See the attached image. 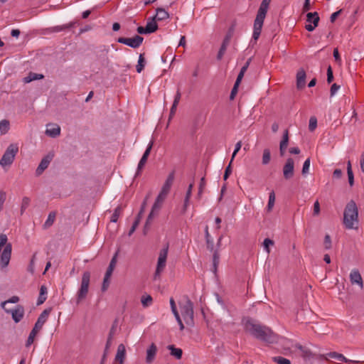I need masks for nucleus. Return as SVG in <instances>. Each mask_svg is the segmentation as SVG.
Listing matches in <instances>:
<instances>
[{"label": "nucleus", "mask_w": 364, "mask_h": 364, "mask_svg": "<svg viewBox=\"0 0 364 364\" xmlns=\"http://www.w3.org/2000/svg\"><path fill=\"white\" fill-rule=\"evenodd\" d=\"M245 328L246 331L258 339L268 343L275 341V335L270 328L255 323L250 320L245 321Z\"/></svg>", "instance_id": "nucleus-1"}, {"label": "nucleus", "mask_w": 364, "mask_h": 364, "mask_svg": "<svg viewBox=\"0 0 364 364\" xmlns=\"http://www.w3.org/2000/svg\"><path fill=\"white\" fill-rule=\"evenodd\" d=\"M343 223L348 230H358L359 227L358 209L356 203L350 200L347 203L343 212Z\"/></svg>", "instance_id": "nucleus-2"}, {"label": "nucleus", "mask_w": 364, "mask_h": 364, "mask_svg": "<svg viewBox=\"0 0 364 364\" xmlns=\"http://www.w3.org/2000/svg\"><path fill=\"white\" fill-rule=\"evenodd\" d=\"M271 0H262L254 21L252 38H259Z\"/></svg>", "instance_id": "nucleus-3"}, {"label": "nucleus", "mask_w": 364, "mask_h": 364, "mask_svg": "<svg viewBox=\"0 0 364 364\" xmlns=\"http://www.w3.org/2000/svg\"><path fill=\"white\" fill-rule=\"evenodd\" d=\"M11 244L8 242L7 236L5 234L0 235V266L6 267L10 262L11 256Z\"/></svg>", "instance_id": "nucleus-4"}, {"label": "nucleus", "mask_w": 364, "mask_h": 364, "mask_svg": "<svg viewBox=\"0 0 364 364\" xmlns=\"http://www.w3.org/2000/svg\"><path fill=\"white\" fill-rule=\"evenodd\" d=\"M181 314L185 323L190 326L193 325V306L190 299L185 296L179 302Z\"/></svg>", "instance_id": "nucleus-5"}, {"label": "nucleus", "mask_w": 364, "mask_h": 364, "mask_svg": "<svg viewBox=\"0 0 364 364\" xmlns=\"http://www.w3.org/2000/svg\"><path fill=\"white\" fill-rule=\"evenodd\" d=\"M168 254V245L163 247L161 250H160V251L159 252L158 258H157L156 270L154 274V280L160 279L162 273L164 272L166 267Z\"/></svg>", "instance_id": "nucleus-6"}, {"label": "nucleus", "mask_w": 364, "mask_h": 364, "mask_svg": "<svg viewBox=\"0 0 364 364\" xmlns=\"http://www.w3.org/2000/svg\"><path fill=\"white\" fill-rule=\"evenodd\" d=\"M18 151V146L16 144H11L6 149L3 154L1 160L0 165L6 168L9 167L14 162L15 156Z\"/></svg>", "instance_id": "nucleus-7"}, {"label": "nucleus", "mask_w": 364, "mask_h": 364, "mask_svg": "<svg viewBox=\"0 0 364 364\" xmlns=\"http://www.w3.org/2000/svg\"><path fill=\"white\" fill-rule=\"evenodd\" d=\"M90 281V273L85 272L82 276L80 287L76 294V303L79 304L87 295Z\"/></svg>", "instance_id": "nucleus-8"}, {"label": "nucleus", "mask_w": 364, "mask_h": 364, "mask_svg": "<svg viewBox=\"0 0 364 364\" xmlns=\"http://www.w3.org/2000/svg\"><path fill=\"white\" fill-rule=\"evenodd\" d=\"M48 316V311H47L46 310H45L40 315V316L38 317V320H37V321H36V323L35 324L34 328L31 331V333H30V334H29V336L28 337V339H27V341H26V346H31L33 343L34 338H35L38 331H39L42 328V326H43L44 323L47 320Z\"/></svg>", "instance_id": "nucleus-9"}, {"label": "nucleus", "mask_w": 364, "mask_h": 364, "mask_svg": "<svg viewBox=\"0 0 364 364\" xmlns=\"http://www.w3.org/2000/svg\"><path fill=\"white\" fill-rule=\"evenodd\" d=\"M167 195H168V193H164L162 191H160V192H159L158 196L156 197V200L152 206L151 211L148 216L146 225L154 218V216L157 214L159 210L160 209V208L161 206V204L163 203V202L165 200Z\"/></svg>", "instance_id": "nucleus-10"}, {"label": "nucleus", "mask_w": 364, "mask_h": 364, "mask_svg": "<svg viewBox=\"0 0 364 364\" xmlns=\"http://www.w3.org/2000/svg\"><path fill=\"white\" fill-rule=\"evenodd\" d=\"M319 16L317 12H309L306 14V24L305 28L308 31H313L318 24Z\"/></svg>", "instance_id": "nucleus-11"}, {"label": "nucleus", "mask_w": 364, "mask_h": 364, "mask_svg": "<svg viewBox=\"0 0 364 364\" xmlns=\"http://www.w3.org/2000/svg\"><path fill=\"white\" fill-rule=\"evenodd\" d=\"M144 38L140 36H135L133 38H119L118 42L131 48H136L141 46Z\"/></svg>", "instance_id": "nucleus-12"}, {"label": "nucleus", "mask_w": 364, "mask_h": 364, "mask_svg": "<svg viewBox=\"0 0 364 364\" xmlns=\"http://www.w3.org/2000/svg\"><path fill=\"white\" fill-rule=\"evenodd\" d=\"M5 311L11 315L15 323H18L23 318L24 315V309L21 305H17L14 309L9 310L5 309Z\"/></svg>", "instance_id": "nucleus-13"}, {"label": "nucleus", "mask_w": 364, "mask_h": 364, "mask_svg": "<svg viewBox=\"0 0 364 364\" xmlns=\"http://www.w3.org/2000/svg\"><path fill=\"white\" fill-rule=\"evenodd\" d=\"M294 173V161L293 159L289 158L283 167V175L286 179L293 177Z\"/></svg>", "instance_id": "nucleus-14"}, {"label": "nucleus", "mask_w": 364, "mask_h": 364, "mask_svg": "<svg viewBox=\"0 0 364 364\" xmlns=\"http://www.w3.org/2000/svg\"><path fill=\"white\" fill-rule=\"evenodd\" d=\"M349 277H350V281L353 285L357 284L360 287V289H363V279H362V277L358 269H352L350 273Z\"/></svg>", "instance_id": "nucleus-15"}, {"label": "nucleus", "mask_w": 364, "mask_h": 364, "mask_svg": "<svg viewBox=\"0 0 364 364\" xmlns=\"http://www.w3.org/2000/svg\"><path fill=\"white\" fill-rule=\"evenodd\" d=\"M169 302H170V306H171V311H172V313L179 326L180 330L183 331L185 327L183 323L182 319L180 316V314L178 311L176 304L173 298L170 299Z\"/></svg>", "instance_id": "nucleus-16"}, {"label": "nucleus", "mask_w": 364, "mask_h": 364, "mask_svg": "<svg viewBox=\"0 0 364 364\" xmlns=\"http://www.w3.org/2000/svg\"><path fill=\"white\" fill-rule=\"evenodd\" d=\"M53 157V154H49L47 156H46L41 161L40 164L38 165L37 169H36V173L40 175L41 174L43 171L47 168L49 164L52 161Z\"/></svg>", "instance_id": "nucleus-17"}, {"label": "nucleus", "mask_w": 364, "mask_h": 364, "mask_svg": "<svg viewBox=\"0 0 364 364\" xmlns=\"http://www.w3.org/2000/svg\"><path fill=\"white\" fill-rule=\"evenodd\" d=\"M157 347L154 343H151L146 351V362L147 363H151L156 355Z\"/></svg>", "instance_id": "nucleus-18"}, {"label": "nucleus", "mask_w": 364, "mask_h": 364, "mask_svg": "<svg viewBox=\"0 0 364 364\" xmlns=\"http://www.w3.org/2000/svg\"><path fill=\"white\" fill-rule=\"evenodd\" d=\"M46 134L50 137H56L60 134V127L55 124H48Z\"/></svg>", "instance_id": "nucleus-19"}, {"label": "nucleus", "mask_w": 364, "mask_h": 364, "mask_svg": "<svg viewBox=\"0 0 364 364\" xmlns=\"http://www.w3.org/2000/svg\"><path fill=\"white\" fill-rule=\"evenodd\" d=\"M126 355V348L124 344H119L115 356V360L119 361L120 364H123Z\"/></svg>", "instance_id": "nucleus-20"}, {"label": "nucleus", "mask_w": 364, "mask_h": 364, "mask_svg": "<svg viewBox=\"0 0 364 364\" xmlns=\"http://www.w3.org/2000/svg\"><path fill=\"white\" fill-rule=\"evenodd\" d=\"M306 82V72L304 69H300L296 73V85L299 89L304 87Z\"/></svg>", "instance_id": "nucleus-21"}, {"label": "nucleus", "mask_w": 364, "mask_h": 364, "mask_svg": "<svg viewBox=\"0 0 364 364\" xmlns=\"http://www.w3.org/2000/svg\"><path fill=\"white\" fill-rule=\"evenodd\" d=\"M173 180H174V173L171 172L168 174L161 191H164V193H168V192L171 189V187L172 186V183L173 182Z\"/></svg>", "instance_id": "nucleus-22"}, {"label": "nucleus", "mask_w": 364, "mask_h": 364, "mask_svg": "<svg viewBox=\"0 0 364 364\" xmlns=\"http://www.w3.org/2000/svg\"><path fill=\"white\" fill-rule=\"evenodd\" d=\"M169 14L164 9H156V14L154 18L156 21H163L168 18Z\"/></svg>", "instance_id": "nucleus-23"}, {"label": "nucleus", "mask_w": 364, "mask_h": 364, "mask_svg": "<svg viewBox=\"0 0 364 364\" xmlns=\"http://www.w3.org/2000/svg\"><path fill=\"white\" fill-rule=\"evenodd\" d=\"M167 348L170 350V353L172 356L176 359H181L182 357V350L181 348H176L173 345L168 346Z\"/></svg>", "instance_id": "nucleus-24"}, {"label": "nucleus", "mask_w": 364, "mask_h": 364, "mask_svg": "<svg viewBox=\"0 0 364 364\" xmlns=\"http://www.w3.org/2000/svg\"><path fill=\"white\" fill-rule=\"evenodd\" d=\"M10 129V122L7 119L0 121V136L6 134Z\"/></svg>", "instance_id": "nucleus-25"}, {"label": "nucleus", "mask_w": 364, "mask_h": 364, "mask_svg": "<svg viewBox=\"0 0 364 364\" xmlns=\"http://www.w3.org/2000/svg\"><path fill=\"white\" fill-rule=\"evenodd\" d=\"M146 28L148 33H154L157 30L158 26L156 22V20L154 18L147 21Z\"/></svg>", "instance_id": "nucleus-26"}, {"label": "nucleus", "mask_w": 364, "mask_h": 364, "mask_svg": "<svg viewBox=\"0 0 364 364\" xmlns=\"http://www.w3.org/2000/svg\"><path fill=\"white\" fill-rule=\"evenodd\" d=\"M326 358L336 359L340 361L348 362V360L342 354L336 352H331L326 355Z\"/></svg>", "instance_id": "nucleus-27"}, {"label": "nucleus", "mask_w": 364, "mask_h": 364, "mask_svg": "<svg viewBox=\"0 0 364 364\" xmlns=\"http://www.w3.org/2000/svg\"><path fill=\"white\" fill-rule=\"evenodd\" d=\"M42 78H43V75L42 74L31 73L28 76L23 78V82L25 83H28L33 80H41Z\"/></svg>", "instance_id": "nucleus-28"}, {"label": "nucleus", "mask_w": 364, "mask_h": 364, "mask_svg": "<svg viewBox=\"0 0 364 364\" xmlns=\"http://www.w3.org/2000/svg\"><path fill=\"white\" fill-rule=\"evenodd\" d=\"M249 66V61H247L245 65L244 66L242 67L238 75H237V77L236 79V86H239L245 72L247 71V68Z\"/></svg>", "instance_id": "nucleus-29"}, {"label": "nucleus", "mask_w": 364, "mask_h": 364, "mask_svg": "<svg viewBox=\"0 0 364 364\" xmlns=\"http://www.w3.org/2000/svg\"><path fill=\"white\" fill-rule=\"evenodd\" d=\"M274 203H275V193L272 191L269 193V200H268V203L267 205V210L268 212H270L272 210V208L274 205Z\"/></svg>", "instance_id": "nucleus-30"}, {"label": "nucleus", "mask_w": 364, "mask_h": 364, "mask_svg": "<svg viewBox=\"0 0 364 364\" xmlns=\"http://www.w3.org/2000/svg\"><path fill=\"white\" fill-rule=\"evenodd\" d=\"M347 173L348 177V182L350 186L354 183V176L352 171L351 163L350 161L347 162Z\"/></svg>", "instance_id": "nucleus-31"}, {"label": "nucleus", "mask_w": 364, "mask_h": 364, "mask_svg": "<svg viewBox=\"0 0 364 364\" xmlns=\"http://www.w3.org/2000/svg\"><path fill=\"white\" fill-rule=\"evenodd\" d=\"M116 263H117V256L115 255L112 259V260L110 261V263L109 264V267L106 271V273L105 274H107V277H111L112 273H113V271L115 268V266H116Z\"/></svg>", "instance_id": "nucleus-32"}, {"label": "nucleus", "mask_w": 364, "mask_h": 364, "mask_svg": "<svg viewBox=\"0 0 364 364\" xmlns=\"http://www.w3.org/2000/svg\"><path fill=\"white\" fill-rule=\"evenodd\" d=\"M270 160H271L270 151L268 149H264L263 154H262V164L263 165L268 164L269 163Z\"/></svg>", "instance_id": "nucleus-33"}, {"label": "nucleus", "mask_w": 364, "mask_h": 364, "mask_svg": "<svg viewBox=\"0 0 364 364\" xmlns=\"http://www.w3.org/2000/svg\"><path fill=\"white\" fill-rule=\"evenodd\" d=\"M145 66V60L142 54L139 56L138 63L136 65V71L140 73Z\"/></svg>", "instance_id": "nucleus-34"}, {"label": "nucleus", "mask_w": 364, "mask_h": 364, "mask_svg": "<svg viewBox=\"0 0 364 364\" xmlns=\"http://www.w3.org/2000/svg\"><path fill=\"white\" fill-rule=\"evenodd\" d=\"M46 294H47L46 287L44 286H42L40 289V296H39L38 301V304H41L46 301Z\"/></svg>", "instance_id": "nucleus-35"}, {"label": "nucleus", "mask_w": 364, "mask_h": 364, "mask_svg": "<svg viewBox=\"0 0 364 364\" xmlns=\"http://www.w3.org/2000/svg\"><path fill=\"white\" fill-rule=\"evenodd\" d=\"M289 143V132L288 130H285L283 134L282 139L280 142V146L283 149H287Z\"/></svg>", "instance_id": "nucleus-36"}, {"label": "nucleus", "mask_w": 364, "mask_h": 364, "mask_svg": "<svg viewBox=\"0 0 364 364\" xmlns=\"http://www.w3.org/2000/svg\"><path fill=\"white\" fill-rule=\"evenodd\" d=\"M19 301V297L17 296H13L12 297H11L10 299H9L8 300L6 301H4L3 302H1V306L2 307V309H4L5 310L6 308V305L9 303H11V304H16Z\"/></svg>", "instance_id": "nucleus-37"}, {"label": "nucleus", "mask_w": 364, "mask_h": 364, "mask_svg": "<svg viewBox=\"0 0 364 364\" xmlns=\"http://www.w3.org/2000/svg\"><path fill=\"white\" fill-rule=\"evenodd\" d=\"M228 41H229V38H227L224 41L223 43L222 44L221 48H220V50H219V52L218 53V60H220L223 58V55H224V53H225V52L226 50Z\"/></svg>", "instance_id": "nucleus-38"}, {"label": "nucleus", "mask_w": 364, "mask_h": 364, "mask_svg": "<svg viewBox=\"0 0 364 364\" xmlns=\"http://www.w3.org/2000/svg\"><path fill=\"white\" fill-rule=\"evenodd\" d=\"M310 164H311V160H310V158H308L304 162L302 170H301V173L304 176L309 173V168H310Z\"/></svg>", "instance_id": "nucleus-39"}, {"label": "nucleus", "mask_w": 364, "mask_h": 364, "mask_svg": "<svg viewBox=\"0 0 364 364\" xmlns=\"http://www.w3.org/2000/svg\"><path fill=\"white\" fill-rule=\"evenodd\" d=\"M273 245H274V242L272 240H270L269 238L264 239V240L263 242V247H264V250L266 251V252L267 254H269L270 252L269 247L272 246Z\"/></svg>", "instance_id": "nucleus-40"}, {"label": "nucleus", "mask_w": 364, "mask_h": 364, "mask_svg": "<svg viewBox=\"0 0 364 364\" xmlns=\"http://www.w3.org/2000/svg\"><path fill=\"white\" fill-rule=\"evenodd\" d=\"M141 301L144 306H148L152 302V297L150 295H144L141 297Z\"/></svg>", "instance_id": "nucleus-41"}, {"label": "nucleus", "mask_w": 364, "mask_h": 364, "mask_svg": "<svg viewBox=\"0 0 364 364\" xmlns=\"http://www.w3.org/2000/svg\"><path fill=\"white\" fill-rule=\"evenodd\" d=\"M273 360L277 364H291V362L289 359L281 356L274 357Z\"/></svg>", "instance_id": "nucleus-42"}, {"label": "nucleus", "mask_w": 364, "mask_h": 364, "mask_svg": "<svg viewBox=\"0 0 364 364\" xmlns=\"http://www.w3.org/2000/svg\"><path fill=\"white\" fill-rule=\"evenodd\" d=\"M317 127V119L315 117H311L309 119V129L311 132L315 130Z\"/></svg>", "instance_id": "nucleus-43"}, {"label": "nucleus", "mask_w": 364, "mask_h": 364, "mask_svg": "<svg viewBox=\"0 0 364 364\" xmlns=\"http://www.w3.org/2000/svg\"><path fill=\"white\" fill-rule=\"evenodd\" d=\"M110 278H111V277H107V274L105 275L102 285V290L103 291H105L108 289V287L109 286Z\"/></svg>", "instance_id": "nucleus-44"}, {"label": "nucleus", "mask_w": 364, "mask_h": 364, "mask_svg": "<svg viewBox=\"0 0 364 364\" xmlns=\"http://www.w3.org/2000/svg\"><path fill=\"white\" fill-rule=\"evenodd\" d=\"M241 146H242V141H239L236 144H235V149L233 151V153L232 154V157H231V162H232L234 158L235 157V156L237 155V154L238 153V151L240 150L241 149Z\"/></svg>", "instance_id": "nucleus-45"}, {"label": "nucleus", "mask_w": 364, "mask_h": 364, "mask_svg": "<svg viewBox=\"0 0 364 364\" xmlns=\"http://www.w3.org/2000/svg\"><path fill=\"white\" fill-rule=\"evenodd\" d=\"M55 213H50L49 215H48V217L45 223V225L46 226H50L51 225L54 220H55Z\"/></svg>", "instance_id": "nucleus-46"}, {"label": "nucleus", "mask_w": 364, "mask_h": 364, "mask_svg": "<svg viewBox=\"0 0 364 364\" xmlns=\"http://www.w3.org/2000/svg\"><path fill=\"white\" fill-rule=\"evenodd\" d=\"M30 203V198L28 197H23L21 203V212L24 211Z\"/></svg>", "instance_id": "nucleus-47"}, {"label": "nucleus", "mask_w": 364, "mask_h": 364, "mask_svg": "<svg viewBox=\"0 0 364 364\" xmlns=\"http://www.w3.org/2000/svg\"><path fill=\"white\" fill-rule=\"evenodd\" d=\"M324 247L326 250H329L331 247V240L328 235H326L324 238Z\"/></svg>", "instance_id": "nucleus-48"}, {"label": "nucleus", "mask_w": 364, "mask_h": 364, "mask_svg": "<svg viewBox=\"0 0 364 364\" xmlns=\"http://www.w3.org/2000/svg\"><path fill=\"white\" fill-rule=\"evenodd\" d=\"M6 198V193L5 191H0V210L2 209L4 202Z\"/></svg>", "instance_id": "nucleus-49"}, {"label": "nucleus", "mask_w": 364, "mask_h": 364, "mask_svg": "<svg viewBox=\"0 0 364 364\" xmlns=\"http://www.w3.org/2000/svg\"><path fill=\"white\" fill-rule=\"evenodd\" d=\"M153 144H154L153 141H151L149 143V144H148V146L146 147V151H144V154L142 156L144 158L148 159V156H149V155L150 154V151H151V150L152 149Z\"/></svg>", "instance_id": "nucleus-50"}, {"label": "nucleus", "mask_w": 364, "mask_h": 364, "mask_svg": "<svg viewBox=\"0 0 364 364\" xmlns=\"http://www.w3.org/2000/svg\"><path fill=\"white\" fill-rule=\"evenodd\" d=\"M333 80V71L331 67L329 66L327 70V82L331 83Z\"/></svg>", "instance_id": "nucleus-51"}, {"label": "nucleus", "mask_w": 364, "mask_h": 364, "mask_svg": "<svg viewBox=\"0 0 364 364\" xmlns=\"http://www.w3.org/2000/svg\"><path fill=\"white\" fill-rule=\"evenodd\" d=\"M146 161H147L146 158H144L143 156L141 157V159H140V161L139 162V164H138L137 173H136L137 174L139 173L141 169L144 167V166L145 165Z\"/></svg>", "instance_id": "nucleus-52"}, {"label": "nucleus", "mask_w": 364, "mask_h": 364, "mask_svg": "<svg viewBox=\"0 0 364 364\" xmlns=\"http://www.w3.org/2000/svg\"><path fill=\"white\" fill-rule=\"evenodd\" d=\"M320 213V204L318 200H316L314 204V215H318Z\"/></svg>", "instance_id": "nucleus-53"}, {"label": "nucleus", "mask_w": 364, "mask_h": 364, "mask_svg": "<svg viewBox=\"0 0 364 364\" xmlns=\"http://www.w3.org/2000/svg\"><path fill=\"white\" fill-rule=\"evenodd\" d=\"M74 25V23H70L69 24H66V25H63V26H57L55 28V31H60L65 28H71L73 27Z\"/></svg>", "instance_id": "nucleus-54"}, {"label": "nucleus", "mask_w": 364, "mask_h": 364, "mask_svg": "<svg viewBox=\"0 0 364 364\" xmlns=\"http://www.w3.org/2000/svg\"><path fill=\"white\" fill-rule=\"evenodd\" d=\"M181 94L179 90H177L173 104L174 107H177L181 100Z\"/></svg>", "instance_id": "nucleus-55"}, {"label": "nucleus", "mask_w": 364, "mask_h": 364, "mask_svg": "<svg viewBox=\"0 0 364 364\" xmlns=\"http://www.w3.org/2000/svg\"><path fill=\"white\" fill-rule=\"evenodd\" d=\"M205 185V178H202L200 179V184H199V188H198V196H200L202 193H203V188H204V186Z\"/></svg>", "instance_id": "nucleus-56"}, {"label": "nucleus", "mask_w": 364, "mask_h": 364, "mask_svg": "<svg viewBox=\"0 0 364 364\" xmlns=\"http://www.w3.org/2000/svg\"><path fill=\"white\" fill-rule=\"evenodd\" d=\"M190 199L191 198H185L184 203H183V209L181 210V213L182 214L186 213V210L188 209V207L189 205Z\"/></svg>", "instance_id": "nucleus-57"}, {"label": "nucleus", "mask_w": 364, "mask_h": 364, "mask_svg": "<svg viewBox=\"0 0 364 364\" xmlns=\"http://www.w3.org/2000/svg\"><path fill=\"white\" fill-rule=\"evenodd\" d=\"M193 186H194L193 183H191L189 184V186L188 187V189H187V191H186V193L185 198H191V195H192V190H193Z\"/></svg>", "instance_id": "nucleus-58"}, {"label": "nucleus", "mask_w": 364, "mask_h": 364, "mask_svg": "<svg viewBox=\"0 0 364 364\" xmlns=\"http://www.w3.org/2000/svg\"><path fill=\"white\" fill-rule=\"evenodd\" d=\"M340 88V86L338 85L337 84L334 83L332 85L331 87V96H333L336 95V93L338 92V90H339Z\"/></svg>", "instance_id": "nucleus-59"}, {"label": "nucleus", "mask_w": 364, "mask_h": 364, "mask_svg": "<svg viewBox=\"0 0 364 364\" xmlns=\"http://www.w3.org/2000/svg\"><path fill=\"white\" fill-rule=\"evenodd\" d=\"M139 220H136L134 221V223H133V225L129 232V236L132 235L134 233V232L135 231L136 228H137V226L139 225Z\"/></svg>", "instance_id": "nucleus-60"}, {"label": "nucleus", "mask_w": 364, "mask_h": 364, "mask_svg": "<svg viewBox=\"0 0 364 364\" xmlns=\"http://www.w3.org/2000/svg\"><path fill=\"white\" fill-rule=\"evenodd\" d=\"M333 57H334L335 60H336L338 63H341V57H340V55H339V53H338V49H337V48H335V49L333 50Z\"/></svg>", "instance_id": "nucleus-61"}, {"label": "nucleus", "mask_w": 364, "mask_h": 364, "mask_svg": "<svg viewBox=\"0 0 364 364\" xmlns=\"http://www.w3.org/2000/svg\"><path fill=\"white\" fill-rule=\"evenodd\" d=\"M231 163L232 162L230 161L229 165L228 166V167L225 169V174H224V179L225 180H226L228 178L229 174L231 173V168H230Z\"/></svg>", "instance_id": "nucleus-62"}, {"label": "nucleus", "mask_w": 364, "mask_h": 364, "mask_svg": "<svg viewBox=\"0 0 364 364\" xmlns=\"http://www.w3.org/2000/svg\"><path fill=\"white\" fill-rule=\"evenodd\" d=\"M360 169L364 173V151L362 152L360 161Z\"/></svg>", "instance_id": "nucleus-63"}, {"label": "nucleus", "mask_w": 364, "mask_h": 364, "mask_svg": "<svg viewBox=\"0 0 364 364\" xmlns=\"http://www.w3.org/2000/svg\"><path fill=\"white\" fill-rule=\"evenodd\" d=\"M333 174L334 177L339 178L342 176V171L341 169H335Z\"/></svg>", "instance_id": "nucleus-64"}]
</instances>
